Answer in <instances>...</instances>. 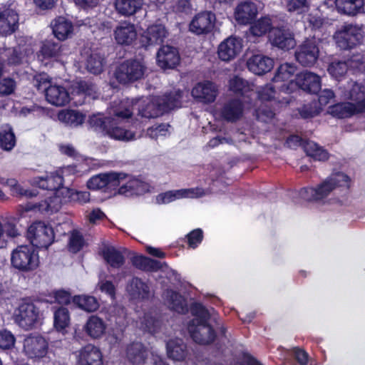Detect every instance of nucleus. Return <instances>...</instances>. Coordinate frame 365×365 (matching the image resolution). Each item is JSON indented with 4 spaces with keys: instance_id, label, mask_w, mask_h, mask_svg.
I'll use <instances>...</instances> for the list:
<instances>
[{
    "instance_id": "obj_1",
    "label": "nucleus",
    "mask_w": 365,
    "mask_h": 365,
    "mask_svg": "<svg viewBox=\"0 0 365 365\" xmlns=\"http://www.w3.org/2000/svg\"><path fill=\"white\" fill-rule=\"evenodd\" d=\"M180 91H172L163 96H150L138 99L132 103V114L137 111V115L143 118H155L178 106L181 98Z\"/></svg>"
},
{
    "instance_id": "obj_2",
    "label": "nucleus",
    "mask_w": 365,
    "mask_h": 365,
    "mask_svg": "<svg viewBox=\"0 0 365 365\" xmlns=\"http://www.w3.org/2000/svg\"><path fill=\"white\" fill-rule=\"evenodd\" d=\"M190 311L195 317L190 321L187 329L192 339L197 344H209L214 341L216 334L208 324L212 314L200 303L191 306Z\"/></svg>"
},
{
    "instance_id": "obj_3",
    "label": "nucleus",
    "mask_w": 365,
    "mask_h": 365,
    "mask_svg": "<svg viewBox=\"0 0 365 365\" xmlns=\"http://www.w3.org/2000/svg\"><path fill=\"white\" fill-rule=\"evenodd\" d=\"M349 178L343 173H333L315 187H304L299 191V196L307 201L323 202L339 187L348 189Z\"/></svg>"
},
{
    "instance_id": "obj_4",
    "label": "nucleus",
    "mask_w": 365,
    "mask_h": 365,
    "mask_svg": "<svg viewBox=\"0 0 365 365\" xmlns=\"http://www.w3.org/2000/svg\"><path fill=\"white\" fill-rule=\"evenodd\" d=\"M40 308L30 299H22L14 312V320L25 330L33 329L40 321Z\"/></svg>"
},
{
    "instance_id": "obj_5",
    "label": "nucleus",
    "mask_w": 365,
    "mask_h": 365,
    "mask_svg": "<svg viewBox=\"0 0 365 365\" xmlns=\"http://www.w3.org/2000/svg\"><path fill=\"white\" fill-rule=\"evenodd\" d=\"M364 34L363 26L346 23L336 31L334 39L340 49L347 50L359 44L364 37Z\"/></svg>"
},
{
    "instance_id": "obj_6",
    "label": "nucleus",
    "mask_w": 365,
    "mask_h": 365,
    "mask_svg": "<svg viewBox=\"0 0 365 365\" xmlns=\"http://www.w3.org/2000/svg\"><path fill=\"white\" fill-rule=\"evenodd\" d=\"M132 116L130 108L122 104L113 110L112 123L105 135L118 140L129 141L135 139V134L130 130H125L117 125Z\"/></svg>"
},
{
    "instance_id": "obj_7",
    "label": "nucleus",
    "mask_w": 365,
    "mask_h": 365,
    "mask_svg": "<svg viewBox=\"0 0 365 365\" xmlns=\"http://www.w3.org/2000/svg\"><path fill=\"white\" fill-rule=\"evenodd\" d=\"M27 238L34 247L48 249L54 242L55 235L50 225L42 221H36L29 227Z\"/></svg>"
},
{
    "instance_id": "obj_8",
    "label": "nucleus",
    "mask_w": 365,
    "mask_h": 365,
    "mask_svg": "<svg viewBox=\"0 0 365 365\" xmlns=\"http://www.w3.org/2000/svg\"><path fill=\"white\" fill-rule=\"evenodd\" d=\"M11 262L15 269L21 272H29L38 267V257L33 247L21 245L12 252Z\"/></svg>"
},
{
    "instance_id": "obj_9",
    "label": "nucleus",
    "mask_w": 365,
    "mask_h": 365,
    "mask_svg": "<svg viewBox=\"0 0 365 365\" xmlns=\"http://www.w3.org/2000/svg\"><path fill=\"white\" fill-rule=\"evenodd\" d=\"M146 71V66L140 61L130 59L120 63L115 71L116 80L123 84L141 79Z\"/></svg>"
},
{
    "instance_id": "obj_10",
    "label": "nucleus",
    "mask_w": 365,
    "mask_h": 365,
    "mask_svg": "<svg viewBox=\"0 0 365 365\" xmlns=\"http://www.w3.org/2000/svg\"><path fill=\"white\" fill-rule=\"evenodd\" d=\"M320 88V77L309 71L297 75L294 81H291L287 86H282V89L287 93H292L298 89H302L309 93H317Z\"/></svg>"
},
{
    "instance_id": "obj_11",
    "label": "nucleus",
    "mask_w": 365,
    "mask_h": 365,
    "mask_svg": "<svg viewBox=\"0 0 365 365\" xmlns=\"http://www.w3.org/2000/svg\"><path fill=\"white\" fill-rule=\"evenodd\" d=\"M124 177V173H101L90 178L87 186L90 190L104 189L105 192L112 191L120 185Z\"/></svg>"
},
{
    "instance_id": "obj_12",
    "label": "nucleus",
    "mask_w": 365,
    "mask_h": 365,
    "mask_svg": "<svg viewBox=\"0 0 365 365\" xmlns=\"http://www.w3.org/2000/svg\"><path fill=\"white\" fill-rule=\"evenodd\" d=\"M48 342L38 334H29L23 341V352L31 359L42 358L48 351Z\"/></svg>"
},
{
    "instance_id": "obj_13",
    "label": "nucleus",
    "mask_w": 365,
    "mask_h": 365,
    "mask_svg": "<svg viewBox=\"0 0 365 365\" xmlns=\"http://www.w3.org/2000/svg\"><path fill=\"white\" fill-rule=\"evenodd\" d=\"M36 184L41 189L53 191L55 200H58L60 193L64 194V190L68 196H71L73 193V190L63 187V178L57 173H51L38 178Z\"/></svg>"
},
{
    "instance_id": "obj_14",
    "label": "nucleus",
    "mask_w": 365,
    "mask_h": 365,
    "mask_svg": "<svg viewBox=\"0 0 365 365\" xmlns=\"http://www.w3.org/2000/svg\"><path fill=\"white\" fill-rule=\"evenodd\" d=\"M205 195L204 190L200 187L180 189L161 192L156 196L155 201L158 205H163L182 198H197Z\"/></svg>"
},
{
    "instance_id": "obj_15",
    "label": "nucleus",
    "mask_w": 365,
    "mask_h": 365,
    "mask_svg": "<svg viewBox=\"0 0 365 365\" xmlns=\"http://www.w3.org/2000/svg\"><path fill=\"white\" fill-rule=\"evenodd\" d=\"M319 50L315 39L305 41L295 53L296 59L304 66H311L315 63Z\"/></svg>"
},
{
    "instance_id": "obj_16",
    "label": "nucleus",
    "mask_w": 365,
    "mask_h": 365,
    "mask_svg": "<svg viewBox=\"0 0 365 365\" xmlns=\"http://www.w3.org/2000/svg\"><path fill=\"white\" fill-rule=\"evenodd\" d=\"M341 92L344 99L354 101L358 107L363 106V111H365V80L361 82L349 81Z\"/></svg>"
},
{
    "instance_id": "obj_17",
    "label": "nucleus",
    "mask_w": 365,
    "mask_h": 365,
    "mask_svg": "<svg viewBox=\"0 0 365 365\" xmlns=\"http://www.w3.org/2000/svg\"><path fill=\"white\" fill-rule=\"evenodd\" d=\"M271 43L282 50H289L296 46L294 34L289 29L274 28L269 34Z\"/></svg>"
},
{
    "instance_id": "obj_18",
    "label": "nucleus",
    "mask_w": 365,
    "mask_h": 365,
    "mask_svg": "<svg viewBox=\"0 0 365 365\" xmlns=\"http://www.w3.org/2000/svg\"><path fill=\"white\" fill-rule=\"evenodd\" d=\"M242 48V39L230 36L219 45L217 54L220 59L227 62L233 60L240 53Z\"/></svg>"
},
{
    "instance_id": "obj_19",
    "label": "nucleus",
    "mask_w": 365,
    "mask_h": 365,
    "mask_svg": "<svg viewBox=\"0 0 365 365\" xmlns=\"http://www.w3.org/2000/svg\"><path fill=\"white\" fill-rule=\"evenodd\" d=\"M215 15L211 11H205L197 14L190 24V31L196 34L210 32L215 24Z\"/></svg>"
},
{
    "instance_id": "obj_20",
    "label": "nucleus",
    "mask_w": 365,
    "mask_h": 365,
    "mask_svg": "<svg viewBox=\"0 0 365 365\" xmlns=\"http://www.w3.org/2000/svg\"><path fill=\"white\" fill-rule=\"evenodd\" d=\"M192 96L200 102L210 103L215 101L217 96V88L212 82H200L192 88Z\"/></svg>"
},
{
    "instance_id": "obj_21",
    "label": "nucleus",
    "mask_w": 365,
    "mask_h": 365,
    "mask_svg": "<svg viewBox=\"0 0 365 365\" xmlns=\"http://www.w3.org/2000/svg\"><path fill=\"white\" fill-rule=\"evenodd\" d=\"M168 31L165 26L157 24L150 26L142 36V42L145 46L160 45L167 38Z\"/></svg>"
},
{
    "instance_id": "obj_22",
    "label": "nucleus",
    "mask_w": 365,
    "mask_h": 365,
    "mask_svg": "<svg viewBox=\"0 0 365 365\" xmlns=\"http://www.w3.org/2000/svg\"><path fill=\"white\" fill-rule=\"evenodd\" d=\"M178 49L168 45L162 46L157 53L159 66L163 68H173L180 63Z\"/></svg>"
},
{
    "instance_id": "obj_23",
    "label": "nucleus",
    "mask_w": 365,
    "mask_h": 365,
    "mask_svg": "<svg viewBox=\"0 0 365 365\" xmlns=\"http://www.w3.org/2000/svg\"><path fill=\"white\" fill-rule=\"evenodd\" d=\"M244 107L238 99L226 101L220 108V117L229 123H235L240 120L243 115Z\"/></svg>"
},
{
    "instance_id": "obj_24",
    "label": "nucleus",
    "mask_w": 365,
    "mask_h": 365,
    "mask_svg": "<svg viewBox=\"0 0 365 365\" xmlns=\"http://www.w3.org/2000/svg\"><path fill=\"white\" fill-rule=\"evenodd\" d=\"M136 36L135 26L127 21L120 23L114 30V38L118 44L130 45Z\"/></svg>"
},
{
    "instance_id": "obj_25",
    "label": "nucleus",
    "mask_w": 365,
    "mask_h": 365,
    "mask_svg": "<svg viewBox=\"0 0 365 365\" xmlns=\"http://www.w3.org/2000/svg\"><path fill=\"white\" fill-rule=\"evenodd\" d=\"M19 16L13 9H6L0 11V35L9 36L18 27Z\"/></svg>"
},
{
    "instance_id": "obj_26",
    "label": "nucleus",
    "mask_w": 365,
    "mask_h": 365,
    "mask_svg": "<svg viewBox=\"0 0 365 365\" xmlns=\"http://www.w3.org/2000/svg\"><path fill=\"white\" fill-rule=\"evenodd\" d=\"M126 291L133 299L143 300L150 296V290L148 284L138 277H133L128 281Z\"/></svg>"
},
{
    "instance_id": "obj_27",
    "label": "nucleus",
    "mask_w": 365,
    "mask_h": 365,
    "mask_svg": "<svg viewBox=\"0 0 365 365\" xmlns=\"http://www.w3.org/2000/svg\"><path fill=\"white\" fill-rule=\"evenodd\" d=\"M102 355L100 350L93 345L83 347L78 355V365H102Z\"/></svg>"
},
{
    "instance_id": "obj_28",
    "label": "nucleus",
    "mask_w": 365,
    "mask_h": 365,
    "mask_svg": "<svg viewBox=\"0 0 365 365\" xmlns=\"http://www.w3.org/2000/svg\"><path fill=\"white\" fill-rule=\"evenodd\" d=\"M46 101L55 106H63L70 101L66 89L58 85H49L45 93Z\"/></svg>"
},
{
    "instance_id": "obj_29",
    "label": "nucleus",
    "mask_w": 365,
    "mask_h": 365,
    "mask_svg": "<svg viewBox=\"0 0 365 365\" xmlns=\"http://www.w3.org/2000/svg\"><path fill=\"white\" fill-rule=\"evenodd\" d=\"M165 302L170 309L179 314H185L188 307L184 297L179 293L168 289L163 294Z\"/></svg>"
},
{
    "instance_id": "obj_30",
    "label": "nucleus",
    "mask_w": 365,
    "mask_h": 365,
    "mask_svg": "<svg viewBox=\"0 0 365 365\" xmlns=\"http://www.w3.org/2000/svg\"><path fill=\"white\" fill-rule=\"evenodd\" d=\"M51 25L54 36L60 41L69 38L73 33L72 23L63 16L55 19Z\"/></svg>"
},
{
    "instance_id": "obj_31",
    "label": "nucleus",
    "mask_w": 365,
    "mask_h": 365,
    "mask_svg": "<svg viewBox=\"0 0 365 365\" xmlns=\"http://www.w3.org/2000/svg\"><path fill=\"white\" fill-rule=\"evenodd\" d=\"M297 68L292 63H284L282 64L277 69V73L273 78V81L274 83H283L282 85L275 86L280 89L281 92L284 93H287L282 89L283 86H287L289 82L292 81L291 78L296 73Z\"/></svg>"
},
{
    "instance_id": "obj_32",
    "label": "nucleus",
    "mask_w": 365,
    "mask_h": 365,
    "mask_svg": "<svg viewBox=\"0 0 365 365\" xmlns=\"http://www.w3.org/2000/svg\"><path fill=\"white\" fill-rule=\"evenodd\" d=\"M335 4L339 13L349 16L365 12L364 0H336Z\"/></svg>"
},
{
    "instance_id": "obj_33",
    "label": "nucleus",
    "mask_w": 365,
    "mask_h": 365,
    "mask_svg": "<svg viewBox=\"0 0 365 365\" xmlns=\"http://www.w3.org/2000/svg\"><path fill=\"white\" fill-rule=\"evenodd\" d=\"M363 112V106L358 107L353 103H339L330 108L329 110L332 115L339 118H349Z\"/></svg>"
},
{
    "instance_id": "obj_34",
    "label": "nucleus",
    "mask_w": 365,
    "mask_h": 365,
    "mask_svg": "<svg viewBox=\"0 0 365 365\" xmlns=\"http://www.w3.org/2000/svg\"><path fill=\"white\" fill-rule=\"evenodd\" d=\"M147 356L146 348L140 342H133L128 345L126 348V356L129 361L133 364L144 363Z\"/></svg>"
},
{
    "instance_id": "obj_35",
    "label": "nucleus",
    "mask_w": 365,
    "mask_h": 365,
    "mask_svg": "<svg viewBox=\"0 0 365 365\" xmlns=\"http://www.w3.org/2000/svg\"><path fill=\"white\" fill-rule=\"evenodd\" d=\"M143 4V0H115V1L116 11L124 16L135 14L142 9Z\"/></svg>"
},
{
    "instance_id": "obj_36",
    "label": "nucleus",
    "mask_w": 365,
    "mask_h": 365,
    "mask_svg": "<svg viewBox=\"0 0 365 365\" xmlns=\"http://www.w3.org/2000/svg\"><path fill=\"white\" fill-rule=\"evenodd\" d=\"M167 354L170 359L182 361L187 355L186 345L180 339L169 340L166 344Z\"/></svg>"
},
{
    "instance_id": "obj_37",
    "label": "nucleus",
    "mask_w": 365,
    "mask_h": 365,
    "mask_svg": "<svg viewBox=\"0 0 365 365\" xmlns=\"http://www.w3.org/2000/svg\"><path fill=\"white\" fill-rule=\"evenodd\" d=\"M106 326L103 320L96 315L91 316L86 324L84 330L92 338H98L105 332Z\"/></svg>"
},
{
    "instance_id": "obj_38",
    "label": "nucleus",
    "mask_w": 365,
    "mask_h": 365,
    "mask_svg": "<svg viewBox=\"0 0 365 365\" xmlns=\"http://www.w3.org/2000/svg\"><path fill=\"white\" fill-rule=\"evenodd\" d=\"M101 252L104 259L112 267L118 268L125 262V259L122 253L114 247L105 246L102 249Z\"/></svg>"
},
{
    "instance_id": "obj_39",
    "label": "nucleus",
    "mask_w": 365,
    "mask_h": 365,
    "mask_svg": "<svg viewBox=\"0 0 365 365\" xmlns=\"http://www.w3.org/2000/svg\"><path fill=\"white\" fill-rule=\"evenodd\" d=\"M59 120L71 127H77L85 120V115L73 110L61 111L58 115Z\"/></svg>"
},
{
    "instance_id": "obj_40",
    "label": "nucleus",
    "mask_w": 365,
    "mask_h": 365,
    "mask_svg": "<svg viewBox=\"0 0 365 365\" xmlns=\"http://www.w3.org/2000/svg\"><path fill=\"white\" fill-rule=\"evenodd\" d=\"M16 145V137L12 128L8 125L0 127V147L6 151L11 150Z\"/></svg>"
},
{
    "instance_id": "obj_41",
    "label": "nucleus",
    "mask_w": 365,
    "mask_h": 365,
    "mask_svg": "<svg viewBox=\"0 0 365 365\" xmlns=\"http://www.w3.org/2000/svg\"><path fill=\"white\" fill-rule=\"evenodd\" d=\"M273 67L272 58L262 56L255 55L252 56V73L256 75H262L269 71Z\"/></svg>"
},
{
    "instance_id": "obj_42",
    "label": "nucleus",
    "mask_w": 365,
    "mask_h": 365,
    "mask_svg": "<svg viewBox=\"0 0 365 365\" xmlns=\"http://www.w3.org/2000/svg\"><path fill=\"white\" fill-rule=\"evenodd\" d=\"M131 262L136 268L144 271H157L161 267L160 262L144 256H133Z\"/></svg>"
},
{
    "instance_id": "obj_43",
    "label": "nucleus",
    "mask_w": 365,
    "mask_h": 365,
    "mask_svg": "<svg viewBox=\"0 0 365 365\" xmlns=\"http://www.w3.org/2000/svg\"><path fill=\"white\" fill-rule=\"evenodd\" d=\"M104 65V58L98 53H91L85 62L86 70L94 75L101 73L103 71Z\"/></svg>"
},
{
    "instance_id": "obj_44",
    "label": "nucleus",
    "mask_w": 365,
    "mask_h": 365,
    "mask_svg": "<svg viewBox=\"0 0 365 365\" xmlns=\"http://www.w3.org/2000/svg\"><path fill=\"white\" fill-rule=\"evenodd\" d=\"M73 302L81 309L87 312H93L98 309L99 304L93 296L77 295L73 297Z\"/></svg>"
},
{
    "instance_id": "obj_45",
    "label": "nucleus",
    "mask_w": 365,
    "mask_h": 365,
    "mask_svg": "<svg viewBox=\"0 0 365 365\" xmlns=\"http://www.w3.org/2000/svg\"><path fill=\"white\" fill-rule=\"evenodd\" d=\"M303 148L307 155L316 160L324 161L329 158L327 151L313 141H306L303 144Z\"/></svg>"
},
{
    "instance_id": "obj_46",
    "label": "nucleus",
    "mask_w": 365,
    "mask_h": 365,
    "mask_svg": "<svg viewBox=\"0 0 365 365\" xmlns=\"http://www.w3.org/2000/svg\"><path fill=\"white\" fill-rule=\"evenodd\" d=\"M70 324V314L67 308L59 307L53 312V325L55 329L63 331Z\"/></svg>"
},
{
    "instance_id": "obj_47",
    "label": "nucleus",
    "mask_w": 365,
    "mask_h": 365,
    "mask_svg": "<svg viewBox=\"0 0 365 365\" xmlns=\"http://www.w3.org/2000/svg\"><path fill=\"white\" fill-rule=\"evenodd\" d=\"M112 123V117H104L101 114L93 115L89 118L88 123L96 131L106 135L109 125Z\"/></svg>"
},
{
    "instance_id": "obj_48",
    "label": "nucleus",
    "mask_w": 365,
    "mask_h": 365,
    "mask_svg": "<svg viewBox=\"0 0 365 365\" xmlns=\"http://www.w3.org/2000/svg\"><path fill=\"white\" fill-rule=\"evenodd\" d=\"M0 183L9 187L11 195L14 196L31 198L36 195V191L24 189L19 184H17L15 179L4 180V178H0Z\"/></svg>"
},
{
    "instance_id": "obj_49",
    "label": "nucleus",
    "mask_w": 365,
    "mask_h": 365,
    "mask_svg": "<svg viewBox=\"0 0 365 365\" xmlns=\"http://www.w3.org/2000/svg\"><path fill=\"white\" fill-rule=\"evenodd\" d=\"M45 58H57L61 55V44L52 40H46L43 42L41 51Z\"/></svg>"
},
{
    "instance_id": "obj_50",
    "label": "nucleus",
    "mask_w": 365,
    "mask_h": 365,
    "mask_svg": "<svg viewBox=\"0 0 365 365\" xmlns=\"http://www.w3.org/2000/svg\"><path fill=\"white\" fill-rule=\"evenodd\" d=\"M235 16L239 24H250L251 23V3L245 1L240 4L235 9Z\"/></svg>"
},
{
    "instance_id": "obj_51",
    "label": "nucleus",
    "mask_w": 365,
    "mask_h": 365,
    "mask_svg": "<svg viewBox=\"0 0 365 365\" xmlns=\"http://www.w3.org/2000/svg\"><path fill=\"white\" fill-rule=\"evenodd\" d=\"M348 63L344 61H332L328 66L329 73L337 81L341 80L349 71Z\"/></svg>"
},
{
    "instance_id": "obj_52",
    "label": "nucleus",
    "mask_w": 365,
    "mask_h": 365,
    "mask_svg": "<svg viewBox=\"0 0 365 365\" xmlns=\"http://www.w3.org/2000/svg\"><path fill=\"white\" fill-rule=\"evenodd\" d=\"M259 98L263 101H272V104L279 103L282 106L287 105L291 101L290 97H282L281 100H275L274 88L271 85H267L262 88L261 91L258 92Z\"/></svg>"
},
{
    "instance_id": "obj_53",
    "label": "nucleus",
    "mask_w": 365,
    "mask_h": 365,
    "mask_svg": "<svg viewBox=\"0 0 365 365\" xmlns=\"http://www.w3.org/2000/svg\"><path fill=\"white\" fill-rule=\"evenodd\" d=\"M230 89L237 95L249 97L250 85L242 78L235 76L230 81Z\"/></svg>"
},
{
    "instance_id": "obj_54",
    "label": "nucleus",
    "mask_w": 365,
    "mask_h": 365,
    "mask_svg": "<svg viewBox=\"0 0 365 365\" xmlns=\"http://www.w3.org/2000/svg\"><path fill=\"white\" fill-rule=\"evenodd\" d=\"M1 59L9 65H18L21 63L22 55L19 47L9 48L1 53Z\"/></svg>"
},
{
    "instance_id": "obj_55",
    "label": "nucleus",
    "mask_w": 365,
    "mask_h": 365,
    "mask_svg": "<svg viewBox=\"0 0 365 365\" xmlns=\"http://www.w3.org/2000/svg\"><path fill=\"white\" fill-rule=\"evenodd\" d=\"M284 6L288 12L297 14L306 12L309 7V0H284Z\"/></svg>"
},
{
    "instance_id": "obj_56",
    "label": "nucleus",
    "mask_w": 365,
    "mask_h": 365,
    "mask_svg": "<svg viewBox=\"0 0 365 365\" xmlns=\"http://www.w3.org/2000/svg\"><path fill=\"white\" fill-rule=\"evenodd\" d=\"M271 21L268 17H263L252 21V36H261L270 30Z\"/></svg>"
},
{
    "instance_id": "obj_57",
    "label": "nucleus",
    "mask_w": 365,
    "mask_h": 365,
    "mask_svg": "<svg viewBox=\"0 0 365 365\" xmlns=\"http://www.w3.org/2000/svg\"><path fill=\"white\" fill-rule=\"evenodd\" d=\"M77 93L91 96L93 98H96L98 88L97 86L89 81H81L78 83L76 86Z\"/></svg>"
},
{
    "instance_id": "obj_58",
    "label": "nucleus",
    "mask_w": 365,
    "mask_h": 365,
    "mask_svg": "<svg viewBox=\"0 0 365 365\" xmlns=\"http://www.w3.org/2000/svg\"><path fill=\"white\" fill-rule=\"evenodd\" d=\"M128 187L133 190V195H143L150 191V185L139 179L130 178L128 180Z\"/></svg>"
},
{
    "instance_id": "obj_59",
    "label": "nucleus",
    "mask_w": 365,
    "mask_h": 365,
    "mask_svg": "<svg viewBox=\"0 0 365 365\" xmlns=\"http://www.w3.org/2000/svg\"><path fill=\"white\" fill-rule=\"evenodd\" d=\"M143 329L150 333H155L161 326V322L151 315L146 314L142 322Z\"/></svg>"
},
{
    "instance_id": "obj_60",
    "label": "nucleus",
    "mask_w": 365,
    "mask_h": 365,
    "mask_svg": "<svg viewBox=\"0 0 365 365\" xmlns=\"http://www.w3.org/2000/svg\"><path fill=\"white\" fill-rule=\"evenodd\" d=\"M16 88L14 79L7 77L0 80V96H7L14 93Z\"/></svg>"
},
{
    "instance_id": "obj_61",
    "label": "nucleus",
    "mask_w": 365,
    "mask_h": 365,
    "mask_svg": "<svg viewBox=\"0 0 365 365\" xmlns=\"http://www.w3.org/2000/svg\"><path fill=\"white\" fill-rule=\"evenodd\" d=\"M84 245V240L82 235L78 231H73L70 237L69 240V248L70 250L76 253L78 252Z\"/></svg>"
},
{
    "instance_id": "obj_62",
    "label": "nucleus",
    "mask_w": 365,
    "mask_h": 365,
    "mask_svg": "<svg viewBox=\"0 0 365 365\" xmlns=\"http://www.w3.org/2000/svg\"><path fill=\"white\" fill-rule=\"evenodd\" d=\"M15 337L11 331L7 330L0 331V348L9 349L15 344Z\"/></svg>"
},
{
    "instance_id": "obj_63",
    "label": "nucleus",
    "mask_w": 365,
    "mask_h": 365,
    "mask_svg": "<svg viewBox=\"0 0 365 365\" xmlns=\"http://www.w3.org/2000/svg\"><path fill=\"white\" fill-rule=\"evenodd\" d=\"M348 63L349 70H364L365 58L360 53L354 54L350 58L346 61Z\"/></svg>"
},
{
    "instance_id": "obj_64",
    "label": "nucleus",
    "mask_w": 365,
    "mask_h": 365,
    "mask_svg": "<svg viewBox=\"0 0 365 365\" xmlns=\"http://www.w3.org/2000/svg\"><path fill=\"white\" fill-rule=\"evenodd\" d=\"M168 124L162 123L150 127L147 130V135L153 139H157L159 136H165L168 132Z\"/></svg>"
}]
</instances>
